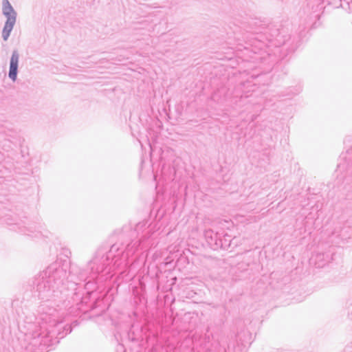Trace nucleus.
<instances>
[{"label": "nucleus", "instance_id": "obj_2", "mask_svg": "<svg viewBox=\"0 0 352 352\" xmlns=\"http://www.w3.org/2000/svg\"><path fill=\"white\" fill-rule=\"evenodd\" d=\"M19 63V54L14 52L10 59L9 77L12 80H15L17 74V68Z\"/></svg>", "mask_w": 352, "mask_h": 352}, {"label": "nucleus", "instance_id": "obj_1", "mask_svg": "<svg viewBox=\"0 0 352 352\" xmlns=\"http://www.w3.org/2000/svg\"><path fill=\"white\" fill-rule=\"evenodd\" d=\"M2 4L3 14L6 17V21L3 30V38L6 40L10 36V33L15 24L16 13L11 7L8 0H3Z\"/></svg>", "mask_w": 352, "mask_h": 352}]
</instances>
